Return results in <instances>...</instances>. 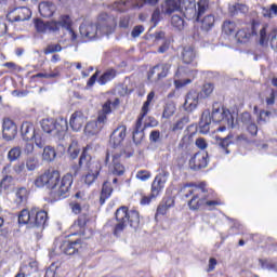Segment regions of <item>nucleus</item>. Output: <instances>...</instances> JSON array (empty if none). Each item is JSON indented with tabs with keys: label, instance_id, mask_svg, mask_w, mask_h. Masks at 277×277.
<instances>
[{
	"label": "nucleus",
	"instance_id": "4",
	"mask_svg": "<svg viewBox=\"0 0 277 277\" xmlns=\"http://www.w3.org/2000/svg\"><path fill=\"white\" fill-rule=\"evenodd\" d=\"M35 28L38 34H60L62 29L69 32L71 42L77 40V32L72 29V17L70 15H60L58 19L44 22L40 18L35 19Z\"/></svg>",
	"mask_w": 277,
	"mask_h": 277
},
{
	"label": "nucleus",
	"instance_id": "21",
	"mask_svg": "<svg viewBox=\"0 0 277 277\" xmlns=\"http://www.w3.org/2000/svg\"><path fill=\"white\" fill-rule=\"evenodd\" d=\"M88 122V117L83 115V111L81 110H76L69 120V124L72 129V131H81L83 129V124Z\"/></svg>",
	"mask_w": 277,
	"mask_h": 277
},
{
	"label": "nucleus",
	"instance_id": "22",
	"mask_svg": "<svg viewBox=\"0 0 277 277\" xmlns=\"http://www.w3.org/2000/svg\"><path fill=\"white\" fill-rule=\"evenodd\" d=\"M80 34L82 38H88L89 40H94L98 34L97 24H82L80 25Z\"/></svg>",
	"mask_w": 277,
	"mask_h": 277
},
{
	"label": "nucleus",
	"instance_id": "3",
	"mask_svg": "<svg viewBox=\"0 0 277 277\" xmlns=\"http://www.w3.org/2000/svg\"><path fill=\"white\" fill-rule=\"evenodd\" d=\"M114 217L117 224H114L113 221H108L106 225L111 228L115 237H120V235L124 233L127 226L134 228V230H137L140 227V211L135 208L129 209L127 206H120L115 211Z\"/></svg>",
	"mask_w": 277,
	"mask_h": 277
},
{
	"label": "nucleus",
	"instance_id": "19",
	"mask_svg": "<svg viewBox=\"0 0 277 277\" xmlns=\"http://www.w3.org/2000/svg\"><path fill=\"white\" fill-rule=\"evenodd\" d=\"M201 100L202 97L200 96V92L196 90L188 91L184 102V109L186 111H194V109L198 107V103Z\"/></svg>",
	"mask_w": 277,
	"mask_h": 277
},
{
	"label": "nucleus",
	"instance_id": "43",
	"mask_svg": "<svg viewBox=\"0 0 277 277\" xmlns=\"http://www.w3.org/2000/svg\"><path fill=\"white\" fill-rule=\"evenodd\" d=\"M213 83H206L203 84L201 92H199V95L201 96V98H209V96L213 94Z\"/></svg>",
	"mask_w": 277,
	"mask_h": 277
},
{
	"label": "nucleus",
	"instance_id": "47",
	"mask_svg": "<svg viewBox=\"0 0 277 277\" xmlns=\"http://www.w3.org/2000/svg\"><path fill=\"white\" fill-rule=\"evenodd\" d=\"M223 29L225 31V34H227L228 36L235 34V31H237V24L235 22H224L223 24Z\"/></svg>",
	"mask_w": 277,
	"mask_h": 277
},
{
	"label": "nucleus",
	"instance_id": "60",
	"mask_svg": "<svg viewBox=\"0 0 277 277\" xmlns=\"http://www.w3.org/2000/svg\"><path fill=\"white\" fill-rule=\"evenodd\" d=\"M248 133L254 137L259 133V127L255 123H249L247 127Z\"/></svg>",
	"mask_w": 277,
	"mask_h": 277
},
{
	"label": "nucleus",
	"instance_id": "33",
	"mask_svg": "<svg viewBox=\"0 0 277 277\" xmlns=\"http://www.w3.org/2000/svg\"><path fill=\"white\" fill-rule=\"evenodd\" d=\"M127 137V126L117 127L110 134V140H124Z\"/></svg>",
	"mask_w": 277,
	"mask_h": 277
},
{
	"label": "nucleus",
	"instance_id": "37",
	"mask_svg": "<svg viewBox=\"0 0 277 277\" xmlns=\"http://www.w3.org/2000/svg\"><path fill=\"white\" fill-rule=\"evenodd\" d=\"M176 111V105H174L173 102H168L166 105H164V109H163V113H162V118H172V116H174Z\"/></svg>",
	"mask_w": 277,
	"mask_h": 277
},
{
	"label": "nucleus",
	"instance_id": "57",
	"mask_svg": "<svg viewBox=\"0 0 277 277\" xmlns=\"http://www.w3.org/2000/svg\"><path fill=\"white\" fill-rule=\"evenodd\" d=\"M265 42H267V25H264L261 29H260V44H265Z\"/></svg>",
	"mask_w": 277,
	"mask_h": 277
},
{
	"label": "nucleus",
	"instance_id": "13",
	"mask_svg": "<svg viewBox=\"0 0 277 277\" xmlns=\"http://www.w3.org/2000/svg\"><path fill=\"white\" fill-rule=\"evenodd\" d=\"M96 25L100 34H105L106 36H109V34H114V31H116V27L118 24L116 22V17L107 13H102L97 17Z\"/></svg>",
	"mask_w": 277,
	"mask_h": 277
},
{
	"label": "nucleus",
	"instance_id": "52",
	"mask_svg": "<svg viewBox=\"0 0 277 277\" xmlns=\"http://www.w3.org/2000/svg\"><path fill=\"white\" fill-rule=\"evenodd\" d=\"M150 176H153V173H150V171H148V170H138L136 172V179L142 182L148 181V179H150Z\"/></svg>",
	"mask_w": 277,
	"mask_h": 277
},
{
	"label": "nucleus",
	"instance_id": "42",
	"mask_svg": "<svg viewBox=\"0 0 277 277\" xmlns=\"http://www.w3.org/2000/svg\"><path fill=\"white\" fill-rule=\"evenodd\" d=\"M196 135H198V126L190 124L185 130L184 140H193V137H196Z\"/></svg>",
	"mask_w": 277,
	"mask_h": 277
},
{
	"label": "nucleus",
	"instance_id": "58",
	"mask_svg": "<svg viewBox=\"0 0 277 277\" xmlns=\"http://www.w3.org/2000/svg\"><path fill=\"white\" fill-rule=\"evenodd\" d=\"M269 116H272V113L267 110H261L258 118L259 124H261V122H267V118H269Z\"/></svg>",
	"mask_w": 277,
	"mask_h": 277
},
{
	"label": "nucleus",
	"instance_id": "41",
	"mask_svg": "<svg viewBox=\"0 0 277 277\" xmlns=\"http://www.w3.org/2000/svg\"><path fill=\"white\" fill-rule=\"evenodd\" d=\"M79 153L81 149L79 148V143L77 141H72V143L68 147V154L72 159H77L79 157Z\"/></svg>",
	"mask_w": 277,
	"mask_h": 277
},
{
	"label": "nucleus",
	"instance_id": "6",
	"mask_svg": "<svg viewBox=\"0 0 277 277\" xmlns=\"http://www.w3.org/2000/svg\"><path fill=\"white\" fill-rule=\"evenodd\" d=\"M19 226H30V228H39L44 230L47 222H49V213L40 208L23 209L17 216Z\"/></svg>",
	"mask_w": 277,
	"mask_h": 277
},
{
	"label": "nucleus",
	"instance_id": "34",
	"mask_svg": "<svg viewBox=\"0 0 277 277\" xmlns=\"http://www.w3.org/2000/svg\"><path fill=\"white\" fill-rule=\"evenodd\" d=\"M235 144V142L229 141V140H220L217 143V148L220 153L223 155H229L230 153V147Z\"/></svg>",
	"mask_w": 277,
	"mask_h": 277
},
{
	"label": "nucleus",
	"instance_id": "56",
	"mask_svg": "<svg viewBox=\"0 0 277 277\" xmlns=\"http://www.w3.org/2000/svg\"><path fill=\"white\" fill-rule=\"evenodd\" d=\"M116 12H127V1H118L113 4Z\"/></svg>",
	"mask_w": 277,
	"mask_h": 277
},
{
	"label": "nucleus",
	"instance_id": "7",
	"mask_svg": "<svg viewBox=\"0 0 277 277\" xmlns=\"http://www.w3.org/2000/svg\"><path fill=\"white\" fill-rule=\"evenodd\" d=\"M69 209L74 215H79L74 222L72 227L83 230L90 222H92V216L90 215V202L88 199H75L69 202Z\"/></svg>",
	"mask_w": 277,
	"mask_h": 277
},
{
	"label": "nucleus",
	"instance_id": "53",
	"mask_svg": "<svg viewBox=\"0 0 277 277\" xmlns=\"http://www.w3.org/2000/svg\"><path fill=\"white\" fill-rule=\"evenodd\" d=\"M160 22H161V11L159 9H156L151 14V23L154 24L153 28L157 27V25H159Z\"/></svg>",
	"mask_w": 277,
	"mask_h": 277
},
{
	"label": "nucleus",
	"instance_id": "27",
	"mask_svg": "<svg viewBox=\"0 0 277 277\" xmlns=\"http://www.w3.org/2000/svg\"><path fill=\"white\" fill-rule=\"evenodd\" d=\"M41 129H42L43 133H48V135H52V137H54L55 119H53V118L43 119L41 121Z\"/></svg>",
	"mask_w": 277,
	"mask_h": 277
},
{
	"label": "nucleus",
	"instance_id": "44",
	"mask_svg": "<svg viewBox=\"0 0 277 277\" xmlns=\"http://www.w3.org/2000/svg\"><path fill=\"white\" fill-rule=\"evenodd\" d=\"M62 51V44L60 43H50L43 50L44 55H51V53H60Z\"/></svg>",
	"mask_w": 277,
	"mask_h": 277
},
{
	"label": "nucleus",
	"instance_id": "46",
	"mask_svg": "<svg viewBox=\"0 0 277 277\" xmlns=\"http://www.w3.org/2000/svg\"><path fill=\"white\" fill-rule=\"evenodd\" d=\"M12 181H14L12 175L4 176L0 182V192H6V189H10V187H12Z\"/></svg>",
	"mask_w": 277,
	"mask_h": 277
},
{
	"label": "nucleus",
	"instance_id": "8",
	"mask_svg": "<svg viewBox=\"0 0 277 277\" xmlns=\"http://www.w3.org/2000/svg\"><path fill=\"white\" fill-rule=\"evenodd\" d=\"M227 116L228 111H226L224 107L215 108L214 106L211 114L209 111L202 113L201 120L199 122V132L203 134L209 133L211 122H222L223 120H226Z\"/></svg>",
	"mask_w": 277,
	"mask_h": 277
},
{
	"label": "nucleus",
	"instance_id": "39",
	"mask_svg": "<svg viewBox=\"0 0 277 277\" xmlns=\"http://www.w3.org/2000/svg\"><path fill=\"white\" fill-rule=\"evenodd\" d=\"M189 122V118L183 117L179 121H176L173 127L171 128V133H177V131H183L185 129V124Z\"/></svg>",
	"mask_w": 277,
	"mask_h": 277
},
{
	"label": "nucleus",
	"instance_id": "20",
	"mask_svg": "<svg viewBox=\"0 0 277 277\" xmlns=\"http://www.w3.org/2000/svg\"><path fill=\"white\" fill-rule=\"evenodd\" d=\"M54 137L64 140L68 135V120L63 117L54 119Z\"/></svg>",
	"mask_w": 277,
	"mask_h": 277
},
{
	"label": "nucleus",
	"instance_id": "63",
	"mask_svg": "<svg viewBox=\"0 0 277 277\" xmlns=\"http://www.w3.org/2000/svg\"><path fill=\"white\" fill-rule=\"evenodd\" d=\"M188 83H192V79L174 80L175 88H185Z\"/></svg>",
	"mask_w": 277,
	"mask_h": 277
},
{
	"label": "nucleus",
	"instance_id": "38",
	"mask_svg": "<svg viewBox=\"0 0 277 277\" xmlns=\"http://www.w3.org/2000/svg\"><path fill=\"white\" fill-rule=\"evenodd\" d=\"M197 19L196 21H200V18L203 16V14L207 12V10H209V2L206 0H199V2L197 3Z\"/></svg>",
	"mask_w": 277,
	"mask_h": 277
},
{
	"label": "nucleus",
	"instance_id": "32",
	"mask_svg": "<svg viewBox=\"0 0 277 277\" xmlns=\"http://www.w3.org/2000/svg\"><path fill=\"white\" fill-rule=\"evenodd\" d=\"M262 16L264 18H276V16H277V4L273 3L269 6H262Z\"/></svg>",
	"mask_w": 277,
	"mask_h": 277
},
{
	"label": "nucleus",
	"instance_id": "17",
	"mask_svg": "<svg viewBox=\"0 0 277 277\" xmlns=\"http://www.w3.org/2000/svg\"><path fill=\"white\" fill-rule=\"evenodd\" d=\"M18 135V127L14 120L4 118L2 122V136L4 140H15Z\"/></svg>",
	"mask_w": 277,
	"mask_h": 277
},
{
	"label": "nucleus",
	"instance_id": "40",
	"mask_svg": "<svg viewBox=\"0 0 277 277\" xmlns=\"http://www.w3.org/2000/svg\"><path fill=\"white\" fill-rule=\"evenodd\" d=\"M57 157V153L55 151V148L48 146L43 149V159L44 161H53Z\"/></svg>",
	"mask_w": 277,
	"mask_h": 277
},
{
	"label": "nucleus",
	"instance_id": "55",
	"mask_svg": "<svg viewBox=\"0 0 277 277\" xmlns=\"http://www.w3.org/2000/svg\"><path fill=\"white\" fill-rule=\"evenodd\" d=\"M8 157L11 161H16V159H18V157H21V148H18V147L12 148L9 151Z\"/></svg>",
	"mask_w": 277,
	"mask_h": 277
},
{
	"label": "nucleus",
	"instance_id": "1",
	"mask_svg": "<svg viewBox=\"0 0 277 277\" xmlns=\"http://www.w3.org/2000/svg\"><path fill=\"white\" fill-rule=\"evenodd\" d=\"M74 181L70 173L62 176L60 170L48 169L37 176L35 185L37 187H47L50 190V198L52 200H64V198H68Z\"/></svg>",
	"mask_w": 277,
	"mask_h": 277
},
{
	"label": "nucleus",
	"instance_id": "64",
	"mask_svg": "<svg viewBox=\"0 0 277 277\" xmlns=\"http://www.w3.org/2000/svg\"><path fill=\"white\" fill-rule=\"evenodd\" d=\"M44 277H55V267L50 266L47 268Z\"/></svg>",
	"mask_w": 277,
	"mask_h": 277
},
{
	"label": "nucleus",
	"instance_id": "10",
	"mask_svg": "<svg viewBox=\"0 0 277 277\" xmlns=\"http://www.w3.org/2000/svg\"><path fill=\"white\" fill-rule=\"evenodd\" d=\"M155 100V91L148 93L146 101L144 102L141 114L135 122V128L132 132V140H144L146 135L144 134V130L142 129V122H144V118L148 116V111H150V104Z\"/></svg>",
	"mask_w": 277,
	"mask_h": 277
},
{
	"label": "nucleus",
	"instance_id": "16",
	"mask_svg": "<svg viewBox=\"0 0 277 277\" xmlns=\"http://www.w3.org/2000/svg\"><path fill=\"white\" fill-rule=\"evenodd\" d=\"M187 3H192L190 0H164L162 5L163 14H174L179 10H187Z\"/></svg>",
	"mask_w": 277,
	"mask_h": 277
},
{
	"label": "nucleus",
	"instance_id": "29",
	"mask_svg": "<svg viewBox=\"0 0 277 277\" xmlns=\"http://www.w3.org/2000/svg\"><path fill=\"white\" fill-rule=\"evenodd\" d=\"M120 142L116 145V143H114V148L115 150H119V153H116V155H124L126 159L131 158V156L135 153V149H133V146L131 145H127L124 148H122V146H120Z\"/></svg>",
	"mask_w": 277,
	"mask_h": 277
},
{
	"label": "nucleus",
	"instance_id": "49",
	"mask_svg": "<svg viewBox=\"0 0 277 277\" xmlns=\"http://www.w3.org/2000/svg\"><path fill=\"white\" fill-rule=\"evenodd\" d=\"M276 98H277V90L271 89L268 96H266V98H265L266 105L268 107L276 105Z\"/></svg>",
	"mask_w": 277,
	"mask_h": 277
},
{
	"label": "nucleus",
	"instance_id": "24",
	"mask_svg": "<svg viewBox=\"0 0 277 277\" xmlns=\"http://www.w3.org/2000/svg\"><path fill=\"white\" fill-rule=\"evenodd\" d=\"M55 10H57V8L53 2H41L39 4V14H41L43 18H51V16L55 14Z\"/></svg>",
	"mask_w": 277,
	"mask_h": 277
},
{
	"label": "nucleus",
	"instance_id": "50",
	"mask_svg": "<svg viewBox=\"0 0 277 277\" xmlns=\"http://www.w3.org/2000/svg\"><path fill=\"white\" fill-rule=\"evenodd\" d=\"M6 19L9 23H18V6L8 12Z\"/></svg>",
	"mask_w": 277,
	"mask_h": 277
},
{
	"label": "nucleus",
	"instance_id": "35",
	"mask_svg": "<svg viewBox=\"0 0 277 277\" xmlns=\"http://www.w3.org/2000/svg\"><path fill=\"white\" fill-rule=\"evenodd\" d=\"M29 198V190L27 188L22 187L18 188L16 192V199L18 205H25L27 202V199Z\"/></svg>",
	"mask_w": 277,
	"mask_h": 277
},
{
	"label": "nucleus",
	"instance_id": "36",
	"mask_svg": "<svg viewBox=\"0 0 277 277\" xmlns=\"http://www.w3.org/2000/svg\"><path fill=\"white\" fill-rule=\"evenodd\" d=\"M171 25L175 29H179V31H182V29H185V19L181 15H173L171 17Z\"/></svg>",
	"mask_w": 277,
	"mask_h": 277
},
{
	"label": "nucleus",
	"instance_id": "45",
	"mask_svg": "<svg viewBox=\"0 0 277 277\" xmlns=\"http://www.w3.org/2000/svg\"><path fill=\"white\" fill-rule=\"evenodd\" d=\"M156 198H159V195L157 194H153V190L150 189V194L148 196L143 195L141 200H140V205H142V207H146L148 205H150L153 202V200H155Z\"/></svg>",
	"mask_w": 277,
	"mask_h": 277
},
{
	"label": "nucleus",
	"instance_id": "31",
	"mask_svg": "<svg viewBox=\"0 0 277 277\" xmlns=\"http://www.w3.org/2000/svg\"><path fill=\"white\" fill-rule=\"evenodd\" d=\"M31 18V10L27 6H17V23L29 21Z\"/></svg>",
	"mask_w": 277,
	"mask_h": 277
},
{
	"label": "nucleus",
	"instance_id": "14",
	"mask_svg": "<svg viewBox=\"0 0 277 277\" xmlns=\"http://www.w3.org/2000/svg\"><path fill=\"white\" fill-rule=\"evenodd\" d=\"M209 166V153L197 151L188 160V168L194 170V172H199V170H205Z\"/></svg>",
	"mask_w": 277,
	"mask_h": 277
},
{
	"label": "nucleus",
	"instance_id": "28",
	"mask_svg": "<svg viewBox=\"0 0 277 277\" xmlns=\"http://www.w3.org/2000/svg\"><path fill=\"white\" fill-rule=\"evenodd\" d=\"M182 60L184 64H193L194 61L196 60V51H194V48H184L182 52Z\"/></svg>",
	"mask_w": 277,
	"mask_h": 277
},
{
	"label": "nucleus",
	"instance_id": "62",
	"mask_svg": "<svg viewBox=\"0 0 277 277\" xmlns=\"http://www.w3.org/2000/svg\"><path fill=\"white\" fill-rule=\"evenodd\" d=\"M166 213H168V207L163 203L159 205L156 210V217H158V215H166Z\"/></svg>",
	"mask_w": 277,
	"mask_h": 277
},
{
	"label": "nucleus",
	"instance_id": "48",
	"mask_svg": "<svg viewBox=\"0 0 277 277\" xmlns=\"http://www.w3.org/2000/svg\"><path fill=\"white\" fill-rule=\"evenodd\" d=\"M98 174H101L100 171H96L95 173L89 172L82 177V181L85 185H92V183L98 179Z\"/></svg>",
	"mask_w": 277,
	"mask_h": 277
},
{
	"label": "nucleus",
	"instance_id": "18",
	"mask_svg": "<svg viewBox=\"0 0 277 277\" xmlns=\"http://www.w3.org/2000/svg\"><path fill=\"white\" fill-rule=\"evenodd\" d=\"M21 135L23 140H42L40 132L36 130L34 123L24 121L21 126Z\"/></svg>",
	"mask_w": 277,
	"mask_h": 277
},
{
	"label": "nucleus",
	"instance_id": "15",
	"mask_svg": "<svg viewBox=\"0 0 277 277\" xmlns=\"http://www.w3.org/2000/svg\"><path fill=\"white\" fill-rule=\"evenodd\" d=\"M168 179H170V172H168L166 169L159 170L150 186V190L154 195L157 194L160 196L166 187V184L168 183Z\"/></svg>",
	"mask_w": 277,
	"mask_h": 277
},
{
	"label": "nucleus",
	"instance_id": "30",
	"mask_svg": "<svg viewBox=\"0 0 277 277\" xmlns=\"http://www.w3.org/2000/svg\"><path fill=\"white\" fill-rule=\"evenodd\" d=\"M215 25V15L209 14L201 19V29L205 31H211Z\"/></svg>",
	"mask_w": 277,
	"mask_h": 277
},
{
	"label": "nucleus",
	"instance_id": "5",
	"mask_svg": "<svg viewBox=\"0 0 277 277\" xmlns=\"http://www.w3.org/2000/svg\"><path fill=\"white\" fill-rule=\"evenodd\" d=\"M120 107V98L116 97L114 102L107 100L103 105L102 109L97 113V118L95 121H89L84 127V135L87 137H92L101 133V129L107 123V116L111 114L113 109H118Z\"/></svg>",
	"mask_w": 277,
	"mask_h": 277
},
{
	"label": "nucleus",
	"instance_id": "12",
	"mask_svg": "<svg viewBox=\"0 0 277 277\" xmlns=\"http://www.w3.org/2000/svg\"><path fill=\"white\" fill-rule=\"evenodd\" d=\"M101 70H96L88 80L87 88L94 87V83H98V85H107L109 81H114L116 77H118V70L115 68H108L106 69L103 75H101Z\"/></svg>",
	"mask_w": 277,
	"mask_h": 277
},
{
	"label": "nucleus",
	"instance_id": "9",
	"mask_svg": "<svg viewBox=\"0 0 277 277\" xmlns=\"http://www.w3.org/2000/svg\"><path fill=\"white\" fill-rule=\"evenodd\" d=\"M83 232L74 233L68 235L65 240L62 241L60 246V250L63 254H67V256H72V254H78L79 250H81V246H83Z\"/></svg>",
	"mask_w": 277,
	"mask_h": 277
},
{
	"label": "nucleus",
	"instance_id": "2",
	"mask_svg": "<svg viewBox=\"0 0 277 277\" xmlns=\"http://www.w3.org/2000/svg\"><path fill=\"white\" fill-rule=\"evenodd\" d=\"M185 198H189L188 207L190 211H199V209L207 208L210 211H213L215 207H222L224 201L222 199L216 198L213 200H209V195L207 190V183L201 182L199 184H186L183 188Z\"/></svg>",
	"mask_w": 277,
	"mask_h": 277
},
{
	"label": "nucleus",
	"instance_id": "26",
	"mask_svg": "<svg viewBox=\"0 0 277 277\" xmlns=\"http://www.w3.org/2000/svg\"><path fill=\"white\" fill-rule=\"evenodd\" d=\"M89 150H92V145H87L85 147L82 148V153L78 161V163H80L82 168H90L92 156L88 154Z\"/></svg>",
	"mask_w": 277,
	"mask_h": 277
},
{
	"label": "nucleus",
	"instance_id": "51",
	"mask_svg": "<svg viewBox=\"0 0 277 277\" xmlns=\"http://www.w3.org/2000/svg\"><path fill=\"white\" fill-rule=\"evenodd\" d=\"M26 167L29 171H34L40 167V162L38 161V158L30 157L26 160Z\"/></svg>",
	"mask_w": 277,
	"mask_h": 277
},
{
	"label": "nucleus",
	"instance_id": "11",
	"mask_svg": "<svg viewBox=\"0 0 277 277\" xmlns=\"http://www.w3.org/2000/svg\"><path fill=\"white\" fill-rule=\"evenodd\" d=\"M172 65L170 63H159L151 67L147 72V80L150 83H159V81H163L169 75Z\"/></svg>",
	"mask_w": 277,
	"mask_h": 277
},
{
	"label": "nucleus",
	"instance_id": "23",
	"mask_svg": "<svg viewBox=\"0 0 277 277\" xmlns=\"http://www.w3.org/2000/svg\"><path fill=\"white\" fill-rule=\"evenodd\" d=\"M122 157V154H114L113 155V164L110 167V172L114 176H123L127 169L123 167L122 163L118 159Z\"/></svg>",
	"mask_w": 277,
	"mask_h": 277
},
{
	"label": "nucleus",
	"instance_id": "59",
	"mask_svg": "<svg viewBox=\"0 0 277 277\" xmlns=\"http://www.w3.org/2000/svg\"><path fill=\"white\" fill-rule=\"evenodd\" d=\"M141 34H144V26L137 25L132 29L131 36L132 38H138Z\"/></svg>",
	"mask_w": 277,
	"mask_h": 277
},
{
	"label": "nucleus",
	"instance_id": "25",
	"mask_svg": "<svg viewBox=\"0 0 277 277\" xmlns=\"http://www.w3.org/2000/svg\"><path fill=\"white\" fill-rule=\"evenodd\" d=\"M111 194H114V187H111V183L104 182L102 185V190L100 194V205H104L109 198H111Z\"/></svg>",
	"mask_w": 277,
	"mask_h": 277
},
{
	"label": "nucleus",
	"instance_id": "61",
	"mask_svg": "<svg viewBox=\"0 0 277 277\" xmlns=\"http://www.w3.org/2000/svg\"><path fill=\"white\" fill-rule=\"evenodd\" d=\"M81 168H83V166L78 162L77 164H72L70 168V172L69 174H71V176H77V174H79V172H81Z\"/></svg>",
	"mask_w": 277,
	"mask_h": 277
},
{
	"label": "nucleus",
	"instance_id": "54",
	"mask_svg": "<svg viewBox=\"0 0 277 277\" xmlns=\"http://www.w3.org/2000/svg\"><path fill=\"white\" fill-rule=\"evenodd\" d=\"M129 25H131V16L124 15L119 19L120 29H129Z\"/></svg>",
	"mask_w": 277,
	"mask_h": 277
}]
</instances>
